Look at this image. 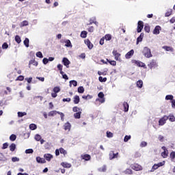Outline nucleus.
Listing matches in <instances>:
<instances>
[{
  "label": "nucleus",
  "instance_id": "f257e3e1",
  "mask_svg": "<svg viewBox=\"0 0 175 175\" xmlns=\"http://www.w3.org/2000/svg\"><path fill=\"white\" fill-rule=\"evenodd\" d=\"M142 53L144 57L146 58H151V57H152L151 49H150L148 47H144Z\"/></svg>",
  "mask_w": 175,
  "mask_h": 175
},
{
  "label": "nucleus",
  "instance_id": "f03ea898",
  "mask_svg": "<svg viewBox=\"0 0 175 175\" xmlns=\"http://www.w3.org/2000/svg\"><path fill=\"white\" fill-rule=\"evenodd\" d=\"M120 155V153L117 152L116 153L114 152V150H111L109 154V158L110 161H113V159H116L118 158V156Z\"/></svg>",
  "mask_w": 175,
  "mask_h": 175
},
{
  "label": "nucleus",
  "instance_id": "7ed1b4c3",
  "mask_svg": "<svg viewBox=\"0 0 175 175\" xmlns=\"http://www.w3.org/2000/svg\"><path fill=\"white\" fill-rule=\"evenodd\" d=\"M98 96L99 98H96V102H100V103H105V94L103 92L98 93Z\"/></svg>",
  "mask_w": 175,
  "mask_h": 175
},
{
  "label": "nucleus",
  "instance_id": "20e7f679",
  "mask_svg": "<svg viewBox=\"0 0 175 175\" xmlns=\"http://www.w3.org/2000/svg\"><path fill=\"white\" fill-rule=\"evenodd\" d=\"M167 120H169V117L167 116H164L159 120V125L160 126L165 125L166 124V121H167Z\"/></svg>",
  "mask_w": 175,
  "mask_h": 175
},
{
  "label": "nucleus",
  "instance_id": "39448f33",
  "mask_svg": "<svg viewBox=\"0 0 175 175\" xmlns=\"http://www.w3.org/2000/svg\"><path fill=\"white\" fill-rule=\"evenodd\" d=\"M112 54L115 57L116 61H121V53H118L117 50H113Z\"/></svg>",
  "mask_w": 175,
  "mask_h": 175
},
{
  "label": "nucleus",
  "instance_id": "423d86ee",
  "mask_svg": "<svg viewBox=\"0 0 175 175\" xmlns=\"http://www.w3.org/2000/svg\"><path fill=\"white\" fill-rule=\"evenodd\" d=\"M144 27V23H143V21H139L137 23V32L138 33L142 32Z\"/></svg>",
  "mask_w": 175,
  "mask_h": 175
},
{
  "label": "nucleus",
  "instance_id": "0eeeda50",
  "mask_svg": "<svg viewBox=\"0 0 175 175\" xmlns=\"http://www.w3.org/2000/svg\"><path fill=\"white\" fill-rule=\"evenodd\" d=\"M163 165H165V161L160 162L157 164H154V165L152 167L150 172H154V171L157 170V169H158V167H161V166H163Z\"/></svg>",
  "mask_w": 175,
  "mask_h": 175
},
{
  "label": "nucleus",
  "instance_id": "6e6552de",
  "mask_svg": "<svg viewBox=\"0 0 175 175\" xmlns=\"http://www.w3.org/2000/svg\"><path fill=\"white\" fill-rule=\"evenodd\" d=\"M148 66L150 69H152V68H157V66H158L157 60L152 59L151 62L148 64Z\"/></svg>",
  "mask_w": 175,
  "mask_h": 175
},
{
  "label": "nucleus",
  "instance_id": "1a4fd4ad",
  "mask_svg": "<svg viewBox=\"0 0 175 175\" xmlns=\"http://www.w3.org/2000/svg\"><path fill=\"white\" fill-rule=\"evenodd\" d=\"M161 148L163 150V152H161V157H163V158H167L169 150H167V148H166L165 146H162Z\"/></svg>",
  "mask_w": 175,
  "mask_h": 175
},
{
  "label": "nucleus",
  "instance_id": "9d476101",
  "mask_svg": "<svg viewBox=\"0 0 175 175\" xmlns=\"http://www.w3.org/2000/svg\"><path fill=\"white\" fill-rule=\"evenodd\" d=\"M161 29H162V28L161 27V26H159V25L156 26L153 30V34L154 35H159L160 31Z\"/></svg>",
  "mask_w": 175,
  "mask_h": 175
},
{
  "label": "nucleus",
  "instance_id": "9b49d317",
  "mask_svg": "<svg viewBox=\"0 0 175 175\" xmlns=\"http://www.w3.org/2000/svg\"><path fill=\"white\" fill-rule=\"evenodd\" d=\"M135 54V51L133 49H131L130 51H129L126 55H125V58L126 59H129L130 58L132 57V56Z\"/></svg>",
  "mask_w": 175,
  "mask_h": 175
},
{
  "label": "nucleus",
  "instance_id": "f8f14e48",
  "mask_svg": "<svg viewBox=\"0 0 175 175\" xmlns=\"http://www.w3.org/2000/svg\"><path fill=\"white\" fill-rule=\"evenodd\" d=\"M62 63L64 66H66V68H69V65H70V61H69V59L66 57L63 58Z\"/></svg>",
  "mask_w": 175,
  "mask_h": 175
},
{
  "label": "nucleus",
  "instance_id": "ddd939ff",
  "mask_svg": "<svg viewBox=\"0 0 175 175\" xmlns=\"http://www.w3.org/2000/svg\"><path fill=\"white\" fill-rule=\"evenodd\" d=\"M85 44L88 46L90 50H92V49H94V44L91 42V41H90L89 39H87L85 40Z\"/></svg>",
  "mask_w": 175,
  "mask_h": 175
},
{
  "label": "nucleus",
  "instance_id": "4468645a",
  "mask_svg": "<svg viewBox=\"0 0 175 175\" xmlns=\"http://www.w3.org/2000/svg\"><path fill=\"white\" fill-rule=\"evenodd\" d=\"M81 159H84V161H91V155L88 154H85L81 155Z\"/></svg>",
  "mask_w": 175,
  "mask_h": 175
},
{
  "label": "nucleus",
  "instance_id": "2eb2a0df",
  "mask_svg": "<svg viewBox=\"0 0 175 175\" xmlns=\"http://www.w3.org/2000/svg\"><path fill=\"white\" fill-rule=\"evenodd\" d=\"M31 65H33V66H38L39 65V63L35 59H31L29 62V68H31Z\"/></svg>",
  "mask_w": 175,
  "mask_h": 175
},
{
  "label": "nucleus",
  "instance_id": "dca6fc26",
  "mask_svg": "<svg viewBox=\"0 0 175 175\" xmlns=\"http://www.w3.org/2000/svg\"><path fill=\"white\" fill-rule=\"evenodd\" d=\"M44 158L46 159V161L50 162L51 159H53V155L51 154H45L44 155Z\"/></svg>",
  "mask_w": 175,
  "mask_h": 175
},
{
  "label": "nucleus",
  "instance_id": "f3484780",
  "mask_svg": "<svg viewBox=\"0 0 175 175\" xmlns=\"http://www.w3.org/2000/svg\"><path fill=\"white\" fill-rule=\"evenodd\" d=\"M61 165L63 167H66V169H70V167H72V164L66 162H62L61 163Z\"/></svg>",
  "mask_w": 175,
  "mask_h": 175
},
{
  "label": "nucleus",
  "instance_id": "a211bd4d",
  "mask_svg": "<svg viewBox=\"0 0 175 175\" xmlns=\"http://www.w3.org/2000/svg\"><path fill=\"white\" fill-rule=\"evenodd\" d=\"M123 107H124V111H125V113H126V111H128L129 110V104H128V103H126V102H124Z\"/></svg>",
  "mask_w": 175,
  "mask_h": 175
},
{
  "label": "nucleus",
  "instance_id": "6ab92c4d",
  "mask_svg": "<svg viewBox=\"0 0 175 175\" xmlns=\"http://www.w3.org/2000/svg\"><path fill=\"white\" fill-rule=\"evenodd\" d=\"M36 161L38 163H46V160L43 158H41L40 157H37Z\"/></svg>",
  "mask_w": 175,
  "mask_h": 175
},
{
  "label": "nucleus",
  "instance_id": "aec40b11",
  "mask_svg": "<svg viewBox=\"0 0 175 175\" xmlns=\"http://www.w3.org/2000/svg\"><path fill=\"white\" fill-rule=\"evenodd\" d=\"M71 126H72L70 125V123H69V122H67L66 123L64 124V130L70 131Z\"/></svg>",
  "mask_w": 175,
  "mask_h": 175
},
{
  "label": "nucleus",
  "instance_id": "412c9836",
  "mask_svg": "<svg viewBox=\"0 0 175 175\" xmlns=\"http://www.w3.org/2000/svg\"><path fill=\"white\" fill-rule=\"evenodd\" d=\"M74 118L76 120H79V118H81V111L76 112L75 113H74Z\"/></svg>",
  "mask_w": 175,
  "mask_h": 175
},
{
  "label": "nucleus",
  "instance_id": "4be33fe9",
  "mask_svg": "<svg viewBox=\"0 0 175 175\" xmlns=\"http://www.w3.org/2000/svg\"><path fill=\"white\" fill-rule=\"evenodd\" d=\"M80 103V96H79L78 95H76L75 96H74V103L75 105H78V103Z\"/></svg>",
  "mask_w": 175,
  "mask_h": 175
},
{
  "label": "nucleus",
  "instance_id": "5701e85b",
  "mask_svg": "<svg viewBox=\"0 0 175 175\" xmlns=\"http://www.w3.org/2000/svg\"><path fill=\"white\" fill-rule=\"evenodd\" d=\"M144 36V34L142 33L140 36L137 38V44H139L140 42H142Z\"/></svg>",
  "mask_w": 175,
  "mask_h": 175
},
{
  "label": "nucleus",
  "instance_id": "b1692460",
  "mask_svg": "<svg viewBox=\"0 0 175 175\" xmlns=\"http://www.w3.org/2000/svg\"><path fill=\"white\" fill-rule=\"evenodd\" d=\"M163 49L164 50H165V51H171V52H173L174 51V49L171 47V46H163Z\"/></svg>",
  "mask_w": 175,
  "mask_h": 175
},
{
  "label": "nucleus",
  "instance_id": "393cba45",
  "mask_svg": "<svg viewBox=\"0 0 175 175\" xmlns=\"http://www.w3.org/2000/svg\"><path fill=\"white\" fill-rule=\"evenodd\" d=\"M72 111H74V113H79L80 111H83V109L81 108H79V107H74L72 108Z\"/></svg>",
  "mask_w": 175,
  "mask_h": 175
},
{
  "label": "nucleus",
  "instance_id": "a878e982",
  "mask_svg": "<svg viewBox=\"0 0 175 175\" xmlns=\"http://www.w3.org/2000/svg\"><path fill=\"white\" fill-rule=\"evenodd\" d=\"M133 169L136 170V172H139V170H142V166L137 164H135L133 166Z\"/></svg>",
  "mask_w": 175,
  "mask_h": 175
},
{
  "label": "nucleus",
  "instance_id": "bb28decb",
  "mask_svg": "<svg viewBox=\"0 0 175 175\" xmlns=\"http://www.w3.org/2000/svg\"><path fill=\"white\" fill-rule=\"evenodd\" d=\"M58 114V111H51L49 113L48 116L49 117H54V116H57Z\"/></svg>",
  "mask_w": 175,
  "mask_h": 175
},
{
  "label": "nucleus",
  "instance_id": "cd10ccee",
  "mask_svg": "<svg viewBox=\"0 0 175 175\" xmlns=\"http://www.w3.org/2000/svg\"><path fill=\"white\" fill-rule=\"evenodd\" d=\"M65 46L66 47H73V46L72 45V42H70V40H66L65 41Z\"/></svg>",
  "mask_w": 175,
  "mask_h": 175
},
{
  "label": "nucleus",
  "instance_id": "c85d7f7f",
  "mask_svg": "<svg viewBox=\"0 0 175 175\" xmlns=\"http://www.w3.org/2000/svg\"><path fill=\"white\" fill-rule=\"evenodd\" d=\"M38 129V126H36V124H29V129H31V131H35V129Z\"/></svg>",
  "mask_w": 175,
  "mask_h": 175
},
{
  "label": "nucleus",
  "instance_id": "c756f323",
  "mask_svg": "<svg viewBox=\"0 0 175 175\" xmlns=\"http://www.w3.org/2000/svg\"><path fill=\"white\" fill-rule=\"evenodd\" d=\"M28 25V22L27 21H23V22L21 23L20 27L21 28H23V27H27Z\"/></svg>",
  "mask_w": 175,
  "mask_h": 175
},
{
  "label": "nucleus",
  "instance_id": "7c9ffc66",
  "mask_svg": "<svg viewBox=\"0 0 175 175\" xmlns=\"http://www.w3.org/2000/svg\"><path fill=\"white\" fill-rule=\"evenodd\" d=\"M137 87H138V88H143V81L139 80L137 82Z\"/></svg>",
  "mask_w": 175,
  "mask_h": 175
},
{
  "label": "nucleus",
  "instance_id": "2f4dec72",
  "mask_svg": "<svg viewBox=\"0 0 175 175\" xmlns=\"http://www.w3.org/2000/svg\"><path fill=\"white\" fill-rule=\"evenodd\" d=\"M144 31L145 32H147L148 33H150V31H151V28L148 25H146L144 27Z\"/></svg>",
  "mask_w": 175,
  "mask_h": 175
},
{
  "label": "nucleus",
  "instance_id": "473e14b6",
  "mask_svg": "<svg viewBox=\"0 0 175 175\" xmlns=\"http://www.w3.org/2000/svg\"><path fill=\"white\" fill-rule=\"evenodd\" d=\"M107 62H109V64H110V65H112V66H116V65H117V62L114 61V60H109V59H107Z\"/></svg>",
  "mask_w": 175,
  "mask_h": 175
},
{
  "label": "nucleus",
  "instance_id": "72a5a7b5",
  "mask_svg": "<svg viewBox=\"0 0 175 175\" xmlns=\"http://www.w3.org/2000/svg\"><path fill=\"white\" fill-rule=\"evenodd\" d=\"M16 150V144H12L10 146V151H12V152H13V151H14Z\"/></svg>",
  "mask_w": 175,
  "mask_h": 175
},
{
  "label": "nucleus",
  "instance_id": "f704fd0d",
  "mask_svg": "<svg viewBox=\"0 0 175 175\" xmlns=\"http://www.w3.org/2000/svg\"><path fill=\"white\" fill-rule=\"evenodd\" d=\"M72 84L74 87H77V81L75 80L70 81V87H72Z\"/></svg>",
  "mask_w": 175,
  "mask_h": 175
},
{
  "label": "nucleus",
  "instance_id": "c9c22d12",
  "mask_svg": "<svg viewBox=\"0 0 175 175\" xmlns=\"http://www.w3.org/2000/svg\"><path fill=\"white\" fill-rule=\"evenodd\" d=\"M15 42H16V43H18V44L21 43V38L20 37V36H15Z\"/></svg>",
  "mask_w": 175,
  "mask_h": 175
},
{
  "label": "nucleus",
  "instance_id": "e433bc0d",
  "mask_svg": "<svg viewBox=\"0 0 175 175\" xmlns=\"http://www.w3.org/2000/svg\"><path fill=\"white\" fill-rule=\"evenodd\" d=\"M98 80L100 83H106V81H107V77L103 78L102 77H99Z\"/></svg>",
  "mask_w": 175,
  "mask_h": 175
},
{
  "label": "nucleus",
  "instance_id": "4c0bfd02",
  "mask_svg": "<svg viewBox=\"0 0 175 175\" xmlns=\"http://www.w3.org/2000/svg\"><path fill=\"white\" fill-rule=\"evenodd\" d=\"M23 43L26 47H29V39L25 38V40L23 41Z\"/></svg>",
  "mask_w": 175,
  "mask_h": 175
},
{
  "label": "nucleus",
  "instance_id": "58836bf2",
  "mask_svg": "<svg viewBox=\"0 0 175 175\" xmlns=\"http://www.w3.org/2000/svg\"><path fill=\"white\" fill-rule=\"evenodd\" d=\"M62 68H64V66L62 64L57 65V69L60 71V75H64V71H62Z\"/></svg>",
  "mask_w": 175,
  "mask_h": 175
},
{
  "label": "nucleus",
  "instance_id": "ea45409f",
  "mask_svg": "<svg viewBox=\"0 0 175 175\" xmlns=\"http://www.w3.org/2000/svg\"><path fill=\"white\" fill-rule=\"evenodd\" d=\"M78 92L79 94H84V87L80 86L78 88Z\"/></svg>",
  "mask_w": 175,
  "mask_h": 175
},
{
  "label": "nucleus",
  "instance_id": "a19ab883",
  "mask_svg": "<svg viewBox=\"0 0 175 175\" xmlns=\"http://www.w3.org/2000/svg\"><path fill=\"white\" fill-rule=\"evenodd\" d=\"M16 139H17V136H16L14 134H12L10 136V140H11V142H14Z\"/></svg>",
  "mask_w": 175,
  "mask_h": 175
},
{
  "label": "nucleus",
  "instance_id": "79ce46f5",
  "mask_svg": "<svg viewBox=\"0 0 175 175\" xmlns=\"http://www.w3.org/2000/svg\"><path fill=\"white\" fill-rule=\"evenodd\" d=\"M59 150L60 154H63L64 155H66L68 154L66 150H65V149H64L63 148H60Z\"/></svg>",
  "mask_w": 175,
  "mask_h": 175
},
{
  "label": "nucleus",
  "instance_id": "37998d69",
  "mask_svg": "<svg viewBox=\"0 0 175 175\" xmlns=\"http://www.w3.org/2000/svg\"><path fill=\"white\" fill-rule=\"evenodd\" d=\"M174 98V96H173V95H167L165 96V100H173Z\"/></svg>",
  "mask_w": 175,
  "mask_h": 175
},
{
  "label": "nucleus",
  "instance_id": "c03bdc74",
  "mask_svg": "<svg viewBox=\"0 0 175 175\" xmlns=\"http://www.w3.org/2000/svg\"><path fill=\"white\" fill-rule=\"evenodd\" d=\"M168 117V120L171 121V122H174L175 121V117L173 115H170Z\"/></svg>",
  "mask_w": 175,
  "mask_h": 175
},
{
  "label": "nucleus",
  "instance_id": "a18cd8bd",
  "mask_svg": "<svg viewBox=\"0 0 175 175\" xmlns=\"http://www.w3.org/2000/svg\"><path fill=\"white\" fill-rule=\"evenodd\" d=\"M87 33H88L85 31H81V38H87Z\"/></svg>",
  "mask_w": 175,
  "mask_h": 175
},
{
  "label": "nucleus",
  "instance_id": "49530a36",
  "mask_svg": "<svg viewBox=\"0 0 175 175\" xmlns=\"http://www.w3.org/2000/svg\"><path fill=\"white\" fill-rule=\"evenodd\" d=\"M172 13H173L172 10H170L167 11L165 13V17H169V16H172Z\"/></svg>",
  "mask_w": 175,
  "mask_h": 175
},
{
  "label": "nucleus",
  "instance_id": "de8ad7c7",
  "mask_svg": "<svg viewBox=\"0 0 175 175\" xmlns=\"http://www.w3.org/2000/svg\"><path fill=\"white\" fill-rule=\"evenodd\" d=\"M24 80V76L23 75H19L16 79V81H23Z\"/></svg>",
  "mask_w": 175,
  "mask_h": 175
},
{
  "label": "nucleus",
  "instance_id": "09e8293b",
  "mask_svg": "<svg viewBox=\"0 0 175 175\" xmlns=\"http://www.w3.org/2000/svg\"><path fill=\"white\" fill-rule=\"evenodd\" d=\"M104 39H105L106 40H111V35L110 34H106L104 36Z\"/></svg>",
  "mask_w": 175,
  "mask_h": 175
},
{
  "label": "nucleus",
  "instance_id": "8fccbe9b",
  "mask_svg": "<svg viewBox=\"0 0 175 175\" xmlns=\"http://www.w3.org/2000/svg\"><path fill=\"white\" fill-rule=\"evenodd\" d=\"M59 91H61V89L58 86H56L53 88V92L58 94V92H59Z\"/></svg>",
  "mask_w": 175,
  "mask_h": 175
},
{
  "label": "nucleus",
  "instance_id": "3c124183",
  "mask_svg": "<svg viewBox=\"0 0 175 175\" xmlns=\"http://www.w3.org/2000/svg\"><path fill=\"white\" fill-rule=\"evenodd\" d=\"M42 139V136H40V135H38V134H36L35 135V139L37 141V142H40V139Z\"/></svg>",
  "mask_w": 175,
  "mask_h": 175
},
{
  "label": "nucleus",
  "instance_id": "603ef678",
  "mask_svg": "<svg viewBox=\"0 0 175 175\" xmlns=\"http://www.w3.org/2000/svg\"><path fill=\"white\" fill-rule=\"evenodd\" d=\"M36 57H38V58H43V54L42 53V52L38 51L36 53Z\"/></svg>",
  "mask_w": 175,
  "mask_h": 175
},
{
  "label": "nucleus",
  "instance_id": "864d4df0",
  "mask_svg": "<svg viewBox=\"0 0 175 175\" xmlns=\"http://www.w3.org/2000/svg\"><path fill=\"white\" fill-rule=\"evenodd\" d=\"M24 116H27V112H18V117H24Z\"/></svg>",
  "mask_w": 175,
  "mask_h": 175
},
{
  "label": "nucleus",
  "instance_id": "5fc2aeb1",
  "mask_svg": "<svg viewBox=\"0 0 175 175\" xmlns=\"http://www.w3.org/2000/svg\"><path fill=\"white\" fill-rule=\"evenodd\" d=\"M131 135H126L124 138V142L126 143L129 140H131Z\"/></svg>",
  "mask_w": 175,
  "mask_h": 175
},
{
  "label": "nucleus",
  "instance_id": "6e6d98bb",
  "mask_svg": "<svg viewBox=\"0 0 175 175\" xmlns=\"http://www.w3.org/2000/svg\"><path fill=\"white\" fill-rule=\"evenodd\" d=\"M57 114H59V116L61 117V120L64 121V118L65 117V114H64V113L59 112V111H57Z\"/></svg>",
  "mask_w": 175,
  "mask_h": 175
},
{
  "label": "nucleus",
  "instance_id": "4d7b16f0",
  "mask_svg": "<svg viewBox=\"0 0 175 175\" xmlns=\"http://www.w3.org/2000/svg\"><path fill=\"white\" fill-rule=\"evenodd\" d=\"M95 20H96V18H90V23L88 24V25H92V24H94V23L95 22Z\"/></svg>",
  "mask_w": 175,
  "mask_h": 175
},
{
  "label": "nucleus",
  "instance_id": "13d9d810",
  "mask_svg": "<svg viewBox=\"0 0 175 175\" xmlns=\"http://www.w3.org/2000/svg\"><path fill=\"white\" fill-rule=\"evenodd\" d=\"M8 147H9V144L5 142L3 144V146H2V150H6V148H8Z\"/></svg>",
  "mask_w": 175,
  "mask_h": 175
},
{
  "label": "nucleus",
  "instance_id": "bf43d9fd",
  "mask_svg": "<svg viewBox=\"0 0 175 175\" xmlns=\"http://www.w3.org/2000/svg\"><path fill=\"white\" fill-rule=\"evenodd\" d=\"M125 174H132V170L131 169H126L124 171Z\"/></svg>",
  "mask_w": 175,
  "mask_h": 175
},
{
  "label": "nucleus",
  "instance_id": "052dcab7",
  "mask_svg": "<svg viewBox=\"0 0 175 175\" xmlns=\"http://www.w3.org/2000/svg\"><path fill=\"white\" fill-rule=\"evenodd\" d=\"M8 47H9V45H8V43H6V42H4V43L2 44V49H8Z\"/></svg>",
  "mask_w": 175,
  "mask_h": 175
},
{
  "label": "nucleus",
  "instance_id": "680f3d73",
  "mask_svg": "<svg viewBox=\"0 0 175 175\" xmlns=\"http://www.w3.org/2000/svg\"><path fill=\"white\" fill-rule=\"evenodd\" d=\"M170 157L171 159H174V158H175V152H174V151H172V152L170 153Z\"/></svg>",
  "mask_w": 175,
  "mask_h": 175
},
{
  "label": "nucleus",
  "instance_id": "e2e57ef3",
  "mask_svg": "<svg viewBox=\"0 0 175 175\" xmlns=\"http://www.w3.org/2000/svg\"><path fill=\"white\" fill-rule=\"evenodd\" d=\"M26 154H32L33 152V149H27L25 150Z\"/></svg>",
  "mask_w": 175,
  "mask_h": 175
},
{
  "label": "nucleus",
  "instance_id": "0e129e2a",
  "mask_svg": "<svg viewBox=\"0 0 175 175\" xmlns=\"http://www.w3.org/2000/svg\"><path fill=\"white\" fill-rule=\"evenodd\" d=\"M107 137H113V133L110 131L107 132Z\"/></svg>",
  "mask_w": 175,
  "mask_h": 175
},
{
  "label": "nucleus",
  "instance_id": "69168bd1",
  "mask_svg": "<svg viewBox=\"0 0 175 175\" xmlns=\"http://www.w3.org/2000/svg\"><path fill=\"white\" fill-rule=\"evenodd\" d=\"M12 162H18L20 161V159H18L17 157H12Z\"/></svg>",
  "mask_w": 175,
  "mask_h": 175
},
{
  "label": "nucleus",
  "instance_id": "338daca9",
  "mask_svg": "<svg viewBox=\"0 0 175 175\" xmlns=\"http://www.w3.org/2000/svg\"><path fill=\"white\" fill-rule=\"evenodd\" d=\"M25 81L29 83H32V77L25 78Z\"/></svg>",
  "mask_w": 175,
  "mask_h": 175
},
{
  "label": "nucleus",
  "instance_id": "774afa93",
  "mask_svg": "<svg viewBox=\"0 0 175 175\" xmlns=\"http://www.w3.org/2000/svg\"><path fill=\"white\" fill-rule=\"evenodd\" d=\"M158 139L159 142H163V139H165V137L163 135H159Z\"/></svg>",
  "mask_w": 175,
  "mask_h": 175
}]
</instances>
